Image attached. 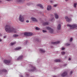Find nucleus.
<instances>
[{"label": "nucleus", "instance_id": "8", "mask_svg": "<svg viewBox=\"0 0 77 77\" xmlns=\"http://www.w3.org/2000/svg\"><path fill=\"white\" fill-rule=\"evenodd\" d=\"M59 43H60V42L57 41V42H51V44H54V45H57V44H58Z\"/></svg>", "mask_w": 77, "mask_h": 77}, {"label": "nucleus", "instance_id": "16", "mask_svg": "<svg viewBox=\"0 0 77 77\" xmlns=\"http://www.w3.org/2000/svg\"><path fill=\"white\" fill-rule=\"evenodd\" d=\"M21 49V47H17L14 49L15 50H20Z\"/></svg>", "mask_w": 77, "mask_h": 77}, {"label": "nucleus", "instance_id": "40", "mask_svg": "<svg viewBox=\"0 0 77 77\" xmlns=\"http://www.w3.org/2000/svg\"><path fill=\"white\" fill-rule=\"evenodd\" d=\"M69 60H71V58H69Z\"/></svg>", "mask_w": 77, "mask_h": 77}, {"label": "nucleus", "instance_id": "29", "mask_svg": "<svg viewBox=\"0 0 77 77\" xmlns=\"http://www.w3.org/2000/svg\"><path fill=\"white\" fill-rule=\"evenodd\" d=\"M69 41H70V42H71V41H72V38H70Z\"/></svg>", "mask_w": 77, "mask_h": 77}, {"label": "nucleus", "instance_id": "32", "mask_svg": "<svg viewBox=\"0 0 77 77\" xmlns=\"http://www.w3.org/2000/svg\"><path fill=\"white\" fill-rule=\"evenodd\" d=\"M72 71H70V74H72Z\"/></svg>", "mask_w": 77, "mask_h": 77}, {"label": "nucleus", "instance_id": "14", "mask_svg": "<svg viewBox=\"0 0 77 77\" xmlns=\"http://www.w3.org/2000/svg\"><path fill=\"white\" fill-rule=\"evenodd\" d=\"M31 19L33 21H37V20L35 17H31Z\"/></svg>", "mask_w": 77, "mask_h": 77}, {"label": "nucleus", "instance_id": "25", "mask_svg": "<svg viewBox=\"0 0 77 77\" xmlns=\"http://www.w3.org/2000/svg\"><path fill=\"white\" fill-rule=\"evenodd\" d=\"M35 29L37 30H39L40 29L38 27H36Z\"/></svg>", "mask_w": 77, "mask_h": 77}, {"label": "nucleus", "instance_id": "44", "mask_svg": "<svg viewBox=\"0 0 77 77\" xmlns=\"http://www.w3.org/2000/svg\"><path fill=\"white\" fill-rule=\"evenodd\" d=\"M21 77H23L22 76H21Z\"/></svg>", "mask_w": 77, "mask_h": 77}, {"label": "nucleus", "instance_id": "5", "mask_svg": "<svg viewBox=\"0 0 77 77\" xmlns=\"http://www.w3.org/2000/svg\"><path fill=\"white\" fill-rule=\"evenodd\" d=\"M33 34L31 32H25L24 33V35L25 36H31Z\"/></svg>", "mask_w": 77, "mask_h": 77}, {"label": "nucleus", "instance_id": "20", "mask_svg": "<svg viewBox=\"0 0 77 77\" xmlns=\"http://www.w3.org/2000/svg\"><path fill=\"white\" fill-rule=\"evenodd\" d=\"M54 62H60V60L59 59H56L54 60Z\"/></svg>", "mask_w": 77, "mask_h": 77}, {"label": "nucleus", "instance_id": "43", "mask_svg": "<svg viewBox=\"0 0 77 77\" xmlns=\"http://www.w3.org/2000/svg\"><path fill=\"white\" fill-rule=\"evenodd\" d=\"M1 0H0V3L1 2Z\"/></svg>", "mask_w": 77, "mask_h": 77}, {"label": "nucleus", "instance_id": "15", "mask_svg": "<svg viewBox=\"0 0 77 77\" xmlns=\"http://www.w3.org/2000/svg\"><path fill=\"white\" fill-rule=\"evenodd\" d=\"M2 72H7V70L5 69H2V70L0 71V73H2Z\"/></svg>", "mask_w": 77, "mask_h": 77}, {"label": "nucleus", "instance_id": "23", "mask_svg": "<svg viewBox=\"0 0 77 77\" xmlns=\"http://www.w3.org/2000/svg\"><path fill=\"white\" fill-rule=\"evenodd\" d=\"M44 26H45V25H48V22H45L43 23V24Z\"/></svg>", "mask_w": 77, "mask_h": 77}, {"label": "nucleus", "instance_id": "18", "mask_svg": "<svg viewBox=\"0 0 77 77\" xmlns=\"http://www.w3.org/2000/svg\"><path fill=\"white\" fill-rule=\"evenodd\" d=\"M60 24H58L57 26V29L59 30H60Z\"/></svg>", "mask_w": 77, "mask_h": 77}, {"label": "nucleus", "instance_id": "34", "mask_svg": "<svg viewBox=\"0 0 77 77\" xmlns=\"http://www.w3.org/2000/svg\"><path fill=\"white\" fill-rule=\"evenodd\" d=\"M54 7H56V6H57V5H54Z\"/></svg>", "mask_w": 77, "mask_h": 77}, {"label": "nucleus", "instance_id": "39", "mask_svg": "<svg viewBox=\"0 0 77 77\" xmlns=\"http://www.w3.org/2000/svg\"><path fill=\"white\" fill-rule=\"evenodd\" d=\"M50 2H51V3H52V2H53V1H50Z\"/></svg>", "mask_w": 77, "mask_h": 77}, {"label": "nucleus", "instance_id": "38", "mask_svg": "<svg viewBox=\"0 0 77 77\" xmlns=\"http://www.w3.org/2000/svg\"><path fill=\"white\" fill-rule=\"evenodd\" d=\"M67 46H68V45H69V44H67Z\"/></svg>", "mask_w": 77, "mask_h": 77}, {"label": "nucleus", "instance_id": "37", "mask_svg": "<svg viewBox=\"0 0 77 77\" xmlns=\"http://www.w3.org/2000/svg\"><path fill=\"white\" fill-rule=\"evenodd\" d=\"M2 41V40L1 38H0V42H1V41Z\"/></svg>", "mask_w": 77, "mask_h": 77}, {"label": "nucleus", "instance_id": "31", "mask_svg": "<svg viewBox=\"0 0 77 77\" xmlns=\"http://www.w3.org/2000/svg\"><path fill=\"white\" fill-rule=\"evenodd\" d=\"M62 50H65V48H62Z\"/></svg>", "mask_w": 77, "mask_h": 77}, {"label": "nucleus", "instance_id": "10", "mask_svg": "<svg viewBox=\"0 0 77 77\" xmlns=\"http://www.w3.org/2000/svg\"><path fill=\"white\" fill-rule=\"evenodd\" d=\"M67 75V72H64L61 74V76L62 77H64V76H66Z\"/></svg>", "mask_w": 77, "mask_h": 77}, {"label": "nucleus", "instance_id": "1", "mask_svg": "<svg viewBox=\"0 0 77 77\" xmlns=\"http://www.w3.org/2000/svg\"><path fill=\"white\" fill-rule=\"evenodd\" d=\"M5 30L6 32H8L9 33L13 32L14 33H16L17 32V30L16 29L12 28L11 27V25L9 24L6 25L5 27Z\"/></svg>", "mask_w": 77, "mask_h": 77}, {"label": "nucleus", "instance_id": "28", "mask_svg": "<svg viewBox=\"0 0 77 77\" xmlns=\"http://www.w3.org/2000/svg\"><path fill=\"white\" fill-rule=\"evenodd\" d=\"M42 32L43 33H45V32H47V31L45 30H43Z\"/></svg>", "mask_w": 77, "mask_h": 77}, {"label": "nucleus", "instance_id": "27", "mask_svg": "<svg viewBox=\"0 0 77 77\" xmlns=\"http://www.w3.org/2000/svg\"><path fill=\"white\" fill-rule=\"evenodd\" d=\"M76 5H77V3H74V8H76Z\"/></svg>", "mask_w": 77, "mask_h": 77}, {"label": "nucleus", "instance_id": "12", "mask_svg": "<svg viewBox=\"0 0 77 77\" xmlns=\"http://www.w3.org/2000/svg\"><path fill=\"white\" fill-rule=\"evenodd\" d=\"M54 15L56 19H58L59 18V15H57V14L55 13L54 14Z\"/></svg>", "mask_w": 77, "mask_h": 77}, {"label": "nucleus", "instance_id": "11", "mask_svg": "<svg viewBox=\"0 0 77 77\" xmlns=\"http://www.w3.org/2000/svg\"><path fill=\"white\" fill-rule=\"evenodd\" d=\"M23 59V55H21L19 57L17 58V60H21Z\"/></svg>", "mask_w": 77, "mask_h": 77}, {"label": "nucleus", "instance_id": "2", "mask_svg": "<svg viewBox=\"0 0 77 77\" xmlns=\"http://www.w3.org/2000/svg\"><path fill=\"white\" fill-rule=\"evenodd\" d=\"M67 26H68L70 27V29H74V28H76L77 29V25L73 24L72 25H71L68 24L67 25Z\"/></svg>", "mask_w": 77, "mask_h": 77}, {"label": "nucleus", "instance_id": "7", "mask_svg": "<svg viewBox=\"0 0 77 77\" xmlns=\"http://www.w3.org/2000/svg\"><path fill=\"white\" fill-rule=\"evenodd\" d=\"M3 62L7 65H8L9 63H11V61L9 60H4L3 61Z\"/></svg>", "mask_w": 77, "mask_h": 77}, {"label": "nucleus", "instance_id": "24", "mask_svg": "<svg viewBox=\"0 0 77 77\" xmlns=\"http://www.w3.org/2000/svg\"><path fill=\"white\" fill-rule=\"evenodd\" d=\"M18 36H19V35H17V34H14L13 35V37H18Z\"/></svg>", "mask_w": 77, "mask_h": 77}, {"label": "nucleus", "instance_id": "3", "mask_svg": "<svg viewBox=\"0 0 77 77\" xmlns=\"http://www.w3.org/2000/svg\"><path fill=\"white\" fill-rule=\"evenodd\" d=\"M19 20L20 22H24V17H23V16H21V15H20L19 17Z\"/></svg>", "mask_w": 77, "mask_h": 77}, {"label": "nucleus", "instance_id": "33", "mask_svg": "<svg viewBox=\"0 0 77 77\" xmlns=\"http://www.w3.org/2000/svg\"><path fill=\"white\" fill-rule=\"evenodd\" d=\"M26 23H29V21L28 20H27L26 21Z\"/></svg>", "mask_w": 77, "mask_h": 77}, {"label": "nucleus", "instance_id": "21", "mask_svg": "<svg viewBox=\"0 0 77 77\" xmlns=\"http://www.w3.org/2000/svg\"><path fill=\"white\" fill-rule=\"evenodd\" d=\"M40 51H41V52H42L43 53H44L45 52V51L42 49H40Z\"/></svg>", "mask_w": 77, "mask_h": 77}, {"label": "nucleus", "instance_id": "9", "mask_svg": "<svg viewBox=\"0 0 77 77\" xmlns=\"http://www.w3.org/2000/svg\"><path fill=\"white\" fill-rule=\"evenodd\" d=\"M65 18L67 22H69V21H70L71 20V19L69 18L67 16H66L65 17Z\"/></svg>", "mask_w": 77, "mask_h": 77}, {"label": "nucleus", "instance_id": "22", "mask_svg": "<svg viewBox=\"0 0 77 77\" xmlns=\"http://www.w3.org/2000/svg\"><path fill=\"white\" fill-rule=\"evenodd\" d=\"M16 44V42H14L13 43H10V45H14V44Z\"/></svg>", "mask_w": 77, "mask_h": 77}, {"label": "nucleus", "instance_id": "36", "mask_svg": "<svg viewBox=\"0 0 77 77\" xmlns=\"http://www.w3.org/2000/svg\"><path fill=\"white\" fill-rule=\"evenodd\" d=\"M6 36H4V38H6Z\"/></svg>", "mask_w": 77, "mask_h": 77}, {"label": "nucleus", "instance_id": "13", "mask_svg": "<svg viewBox=\"0 0 77 77\" xmlns=\"http://www.w3.org/2000/svg\"><path fill=\"white\" fill-rule=\"evenodd\" d=\"M47 9L48 11L51 10V5H48L47 8Z\"/></svg>", "mask_w": 77, "mask_h": 77}, {"label": "nucleus", "instance_id": "19", "mask_svg": "<svg viewBox=\"0 0 77 77\" xmlns=\"http://www.w3.org/2000/svg\"><path fill=\"white\" fill-rule=\"evenodd\" d=\"M37 6H39V7H40V8H43V7H42V5H41V4H37Z\"/></svg>", "mask_w": 77, "mask_h": 77}, {"label": "nucleus", "instance_id": "30", "mask_svg": "<svg viewBox=\"0 0 77 77\" xmlns=\"http://www.w3.org/2000/svg\"><path fill=\"white\" fill-rule=\"evenodd\" d=\"M37 42H41V41H40V39H38L37 40Z\"/></svg>", "mask_w": 77, "mask_h": 77}, {"label": "nucleus", "instance_id": "41", "mask_svg": "<svg viewBox=\"0 0 77 77\" xmlns=\"http://www.w3.org/2000/svg\"><path fill=\"white\" fill-rule=\"evenodd\" d=\"M68 0H65V1H68Z\"/></svg>", "mask_w": 77, "mask_h": 77}, {"label": "nucleus", "instance_id": "6", "mask_svg": "<svg viewBox=\"0 0 77 77\" xmlns=\"http://www.w3.org/2000/svg\"><path fill=\"white\" fill-rule=\"evenodd\" d=\"M46 29L48 30H49V31H50V32H51V33H53V29L51 28H50L49 27H46Z\"/></svg>", "mask_w": 77, "mask_h": 77}, {"label": "nucleus", "instance_id": "4", "mask_svg": "<svg viewBox=\"0 0 77 77\" xmlns=\"http://www.w3.org/2000/svg\"><path fill=\"white\" fill-rule=\"evenodd\" d=\"M36 70V68L35 66H32V68L30 69L29 70V72H33Z\"/></svg>", "mask_w": 77, "mask_h": 77}, {"label": "nucleus", "instance_id": "42", "mask_svg": "<svg viewBox=\"0 0 77 77\" xmlns=\"http://www.w3.org/2000/svg\"><path fill=\"white\" fill-rule=\"evenodd\" d=\"M52 16H54V15L53 14H52Z\"/></svg>", "mask_w": 77, "mask_h": 77}, {"label": "nucleus", "instance_id": "17", "mask_svg": "<svg viewBox=\"0 0 77 77\" xmlns=\"http://www.w3.org/2000/svg\"><path fill=\"white\" fill-rule=\"evenodd\" d=\"M24 0H17V2H18V3H22L23 2H24Z\"/></svg>", "mask_w": 77, "mask_h": 77}, {"label": "nucleus", "instance_id": "26", "mask_svg": "<svg viewBox=\"0 0 77 77\" xmlns=\"http://www.w3.org/2000/svg\"><path fill=\"white\" fill-rule=\"evenodd\" d=\"M61 54H62V55H64V54H65V52L64 51H63V52H61Z\"/></svg>", "mask_w": 77, "mask_h": 77}, {"label": "nucleus", "instance_id": "45", "mask_svg": "<svg viewBox=\"0 0 77 77\" xmlns=\"http://www.w3.org/2000/svg\"><path fill=\"white\" fill-rule=\"evenodd\" d=\"M53 77H56V76H54Z\"/></svg>", "mask_w": 77, "mask_h": 77}, {"label": "nucleus", "instance_id": "35", "mask_svg": "<svg viewBox=\"0 0 77 77\" xmlns=\"http://www.w3.org/2000/svg\"><path fill=\"white\" fill-rule=\"evenodd\" d=\"M6 0V1H8V2H9V1H11V0Z\"/></svg>", "mask_w": 77, "mask_h": 77}]
</instances>
